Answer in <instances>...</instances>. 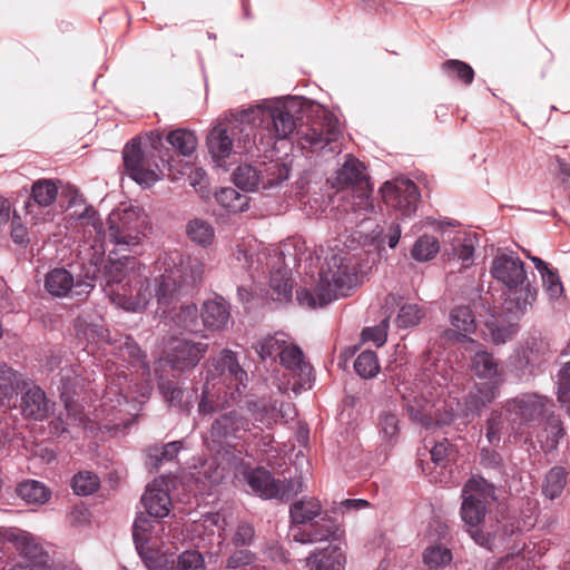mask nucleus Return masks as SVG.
Here are the masks:
<instances>
[{
  "label": "nucleus",
  "instance_id": "1",
  "mask_svg": "<svg viewBox=\"0 0 570 570\" xmlns=\"http://www.w3.org/2000/svg\"><path fill=\"white\" fill-rule=\"evenodd\" d=\"M296 135V144L306 153H317L341 135L338 119L318 104L301 110L294 100L263 99L248 108L230 110L226 121L213 127L207 136L208 151L217 164L237 150L253 146L274 149L278 140Z\"/></svg>",
  "mask_w": 570,
  "mask_h": 570
},
{
  "label": "nucleus",
  "instance_id": "2",
  "mask_svg": "<svg viewBox=\"0 0 570 570\" xmlns=\"http://www.w3.org/2000/svg\"><path fill=\"white\" fill-rule=\"evenodd\" d=\"M155 268L160 274L153 281L144 272L134 273L132 282L108 291L111 303L126 312L141 313L156 297L159 306L168 307L181 297L187 287L202 279L205 265L198 257L170 249L159 255Z\"/></svg>",
  "mask_w": 570,
  "mask_h": 570
},
{
  "label": "nucleus",
  "instance_id": "3",
  "mask_svg": "<svg viewBox=\"0 0 570 570\" xmlns=\"http://www.w3.org/2000/svg\"><path fill=\"white\" fill-rule=\"evenodd\" d=\"M324 253V264L320 269V279L311 292L301 288L296 298L302 306L323 307L331 302L345 297L358 283V258L350 250L340 247L341 240L335 239Z\"/></svg>",
  "mask_w": 570,
  "mask_h": 570
},
{
  "label": "nucleus",
  "instance_id": "4",
  "mask_svg": "<svg viewBox=\"0 0 570 570\" xmlns=\"http://www.w3.org/2000/svg\"><path fill=\"white\" fill-rule=\"evenodd\" d=\"M247 381L248 375L239 365L236 354L230 350H223L217 357L206 363L198 413L208 415L226 406L238 405Z\"/></svg>",
  "mask_w": 570,
  "mask_h": 570
},
{
  "label": "nucleus",
  "instance_id": "5",
  "mask_svg": "<svg viewBox=\"0 0 570 570\" xmlns=\"http://www.w3.org/2000/svg\"><path fill=\"white\" fill-rule=\"evenodd\" d=\"M299 239H288L281 246L266 247L255 237L243 238L236 244L235 259L240 267L248 272L269 273V285L277 294L278 299H288L292 296L289 266L287 258L296 261V255L291 253Z\"/></svg>",
  "mask_w": 570,
  "mask_h": 570
},
{
  "label": "nucleus",
  "instance_id": "6",
  "mask_svg": "<svg viewBox=\"0 0 570 570\" xmlns=\"http://www.w3.org/2000/svg\"><path fill=\"white\" fill-rule=\"evenodd\" d=\"M163 138L158 132H149L142 139L136 138L122 150V159L128 176L142 187H150L161 177V168L170 166L169 150H163Z\"/></svg>",
  "mask_w": 570,
  "mask_h": 570
},
{
  "label": "nucleus",
  "instance_id": "7",
  "mask_svg": "<svg viewBox=\"0 0 570 570\" xmlns=\"http://www.w3.org/2000/svg\"><path fill=\"white\" fill-rule=\"evenodd\" d=\"M289 535L294 542L313 544L338 538L340 527L323 514L322 502L315 497H303L289 505Z\"/></svg>",
  "mask_w": 570,
  "mask_h": 570
},
{
  "label": "nucleus",
  "instance_id": "8",
  "mask_svg": "<svg viewBox=\"0 0 570 570\" xmlns=\"http://www.w3.org/2000/svg\"><path fill=\"white\" fill-rule=\"evenodd\" d=\"M490 273L505 287L504 305L510 314L520 316L532 306L537 289L529 283L524 264L517 254H498L491 263Z\"/></svg>",
  "mask_w": 570,
  "mask_h": 570
},
{
  "label": "nucleus",
  "instance_id": "9",
  "mask_svg": "<svg viewBox=\"0 0 570 570\" xmlns=\"http://www.w3.org/2000/svg\"><path fill=\"white\" fill-rule=\"evenodd\" d=\"M434 366L435 373L431 368H425L423 374L430 380L429 384L421 379L419 383L404 384L400 390L410 417L425 425L431 415L430 407L434 406L435 399L443 395L444 389L453 380V371L448 368L444 362H439Z\"/></svg>",
  "mask_w": 570,
  "mask_h": 570
},
{
  "label": "nucleus",
  "instance_id": "10",
  "mask_svg": "<svg viewBox=\"0 0 570 570\" xmlns=\"http://www.w3.org/2000/svg\"><path fill=\"white\" fill-rule=\"evenodd\" d=\"M493 495V485L481 476H472L462 490L461 518L472 540L488 549H491L494 535L483 530L482 522L487 514L488 500Z\"/></svg>",
  "mask_w": 570,
  "mask_h": 570
},
{
  "label": "nucleus",
  "instance_id": "11",
  "mask_svg": "<svg viewBox=\"0 0 570 570\" xmlns=\"http://www.w3.org/2000/svg\"><path fill=\"white\" fill-rule=\"evenodd\" d=\"M332 186L337 189L353 187L355 194L350 203L351 213H346L345 223L364 224L371 220L374 213V204L371 197L370 184L363 164L354 157L348 156L344 165L336 171Z\"/></svg>",
  "mask_w": 570,
  "mask_h": 570
},
{
  "label": "nucleus",
  "instance_id": "12",
  "mask_svg": "<svg viewBox=\"0 0 570 570\" xmlns=\"http://www.w3.org/2000/svg\"><path fill=\"white\" fill-rule=\"evenodd\" d=\"M248 434L256 439L259 432L252 429L249 421L236 410L218 415L209 431L213 443L218 446L217 452L233 465L242 462L243 450L238 449V443L246 441Z\"/></svg>",
  "mask_w": 570,
  "mask_h": 570
},
{
  "label": "nucleus",
  "instance_id": "13",
  "mask_svg": "<svg viewBox=\"0 0 570 570\" xmlns=\"http://www.w3.org/2000/svg\"><path fill=\"white\" fill-rule=\"evenodd\" d=\"M552 400L538 393H521L502 402V410L510 415L514 438L532 439L531 430L539 424L550 407Z\"/></svg>",
  "mask_w": 570,
  "mask_h": 570
},
{
  "label": "nucleus",
  "instance_id": "14",
  "mask_svg": "<svg viewBox=\"0 0 570 570\" xmlns=\"http://www.w3.org/2000/svg\"><path fill=\"white\" fill-rule=\"evenodd\" d=\"M142 401L137 399L128 400L122 395L118 384L110 382L101 397V403L94 412L92 421L97 429L110 431L114 429L126 428L132 422L134 412L139 411Z\"/></svg>",
  "mask_w": 570,
  "mask_h": 570
},
{
  "label": "nucleus",
  "instance_id": "15",
  "mask_svg": "<svg viewBox=\"0 0 570 570\" xmlns=\"http://www.w3.org/2000/svg\"><path fill=\"white\" fill-rule=\"evenodd\" d=\"M99 267L92 262L82 265L77 278L63 267L53 268L46 276L45 287L49 294L57 297H65L69 293L75 296H87L95 287Z\"/></svg>",
  "mask_w": 570,
  "mask_h": 570
},
{
  "label": "nucleus",
  "instance_id": "16",
  "mask_svg": "<svg viewBox=\"0 0 570 570\" xmlns=\"http://www.w3.org/2000/svg\"><path fill=\"white\" fill-rule=\"evenodd\" d=\"M140 214L141 209L132 206L117 208L109 214L108 235L118 249L134 252L140 245Z\"/></svg>",
  "mask_w": 570,
  "mask_h": 570
},
{
  "label": "nucleus",
  "instance_id": "17",
  "mask_svg": "<svg viewBox=\"0 0 570 570\" xmlns=\"http://www.w3.org/2000/svg\"><path fill=\"white\" fill-rule=\"evenodd\" d=\"M246 481L254 493L263 499L287 501L305 489L302 478L276 480L269 471L256 468L246 474Z\"/></svg>",
  "mask_w": 570,
  "mask_h": 570
},
{
  "label": "nucleus",
  "instance_id": "18",
  "mask_svg": "<svg viewBox=\"0 0 570 570\" xmlns=\"http://www.w3.org/2000/svg\"><path fill=\"white\" fill-rule=\"evenodd\" d=\"M502 383L503 380L475 383L474 387L464 397L463 407L460 412H454L451 407V410L446 412V416L439 419L438 423L449 424L461 419V423L466 425L474 416L480 415L485 406L500 396Z\"/></svg>",
  "mask_w": 570,
  "mask_h": 570
},
{
  "label": "nucleus",
  "instance_id": "19",
  "mask_svg": "<svg viewBox=\"0 0 570 570\" xmlns=\"http://www.w3.org/2000/svg\"><path fill=\"white\" fill-rule=\"evenodd\" d=\"M381 194L386 206L400 212L403 217H411L416 212L420 193L413 180L397 177L385 181Z\"/></svg>",
  "mask_w": 570,
  "mask_h": 570
},
{
  "label": "nucleus",
  "instance_id": "20",
  "mask_svg": "<svg viewBox=\"0 0 570 570\" xmlns=\"http://www.w3.org/2000/svg\"><path fill=\"white\" fill-rule=\"evenodd\" d=\"M0 537L13 543L16 549L26 558L24 562L12 566L9 570H43L48 556L33 541L31 535L18 529H0Z\"/></svg>",
  "mask_w": 570,
  "mask_h": 570
},
{
  "label": "nucleus",
  "instance_id": "21",
  "mask_svg": "<svg viewBox=\"0 0 570 570\" xmlns=\"http://www.w3.org/2000/svg\"><path fill=\"white\" fill-rule=\"evenodd\" d=\"M209 345L187 338H175L167 353V363L174 371L187 372L196 367L208 352Z\"/></svg>",
  "mask_w": 570,
  "mask_h": 570
},
{
  "label": "nucleus",
  "instance_id": "22",
  "mask_svg": "<svg viewBox=\"0 0 570 570\" xmlns=\"http://www.w3.org/2000/svg\"><path fill=\"white\" fill-rule=\"evenodd\" d=\"M279 361L294 380L293 391L295 393L311 387L312 366L305 361L304 354L297 345L287 342L279 356Z\"/></svg>",
  "mask_w": 570,
  "mask_h": 570
},
{
  "label": "nucleus",
  "instance_id": "23",
  "mask_svg": "<svg viewBox=\"0 0 570 570\" xmlns=\"http://www.w3.org/2000/svg\"><path fill=\"white\" fill-rule=\"evenodd\" d=\"M146 267L136 261L134 257L122 256L120 258H109L104 264L102 276L105 279V293L110 289L124 285L125 283L132 282L134 273H142Z\"/></svg>",
  "mask_w": 570,
  "mask_h": 570
},
{
  "label": "nucleus",
  "instance_id": "24",
  "mask_svg": "<svg viewBox=\"0 0 570 570\" xmlns=\"http://www.w3.org/2000/svg\"><path fill=\"white\" fill-rule=\"evenodd\" d=\"M148 570H206V561L196 549H187L178 554L163 552L149 559Z\"/></svg>",
  "mask_w": 570,
  "mask_h": 570
},
{
  "label": "nucleus",
  "instance_id": "25",
  "mask_svg": "<svg viewBox=\"0 0 570 570\" xmlns=\"http://www.w3.org/2000/svg\"><path fill=\"white\" fill-rule=\"evenodd\" d=\"M157 527H160V523L155 518L144 513H139L132 524V538L136 550L147 568L149 567V559L157 558L158 553L164 552L153 548Z\"/></svg>",
  "mask_w": 570,
  "mask_h": 570
},
{
  "label": "nucleus",
  "instance_id": "26",
  "mask_svg": "<svg viewBox=\"0 0 570 570\" xmlns=\"http://www.w3.org/2000/svg\"><path fill=\"white\" fill-rule=\"evenodd\" d=\"M247 410L255 421L267 426L278 421L287 423L296 416V410L292 403H278L277 401H250L247 403Z\"/></svg>",
  "mask_w": 570,
  "mask_h": 570
},
{
  "label": "nucleus",
  "instance_id": "27",
  "mask_svg": "<svg viewBox=\"0 0 570 570\" xmlns=\"http://www.w3.org/2000/svg\"><path fill=\"white\" fill-rule=\"evenodd\" d=\"M141 503L149 517L163 519L170 512L171 499L163 478L155 479L146 488L141 497Z\"/></svg>",
  "mask_w": 570,
  "mask_h": 570
},
{
  "label": "nucleus",
  "instance_id": "28",
  "mask_svg": "<svg viewBox=\"0 0 570 570\" xmlns=\"http://www.w3.org/2000/svg\"><path fill=\"white\" fill-rule=\"evenodd\" d=\"M21 391H23V393L21 396L20 407L24 417L42 421L53 411L55 404L47 397L45 391L40 386L35 384L29 386V383L27 382V386Z\"/></svg>",
  "mask_w": 570,
  "mask_h": 570
},
{
  "label": "nucleus",
  "instance_id": "29",
  "mask_svg": "<svg viewBox=\"0 0 570 570\" xmlns=\"http://www.w3.org/2000/svg\"><path fill=\"white\" fill-rule=\"evenodd\" d=\"M158 389L166 403L183 412L189 414L197 401V390L194 387H183L178 382L161 380Z\"/></svg>",
  "mask_w": 570,
  "mask_h": 570
},
{
  "label": "nucleus",
  "instance_id": "30",
  "mask_svg": "<svg viewBox=\"0 0 570 570\" xmlns=\"http://www.w3.org/2000/svg\"><path fill=\"white\" fill-rule=\"evenodd\" d=\"M345 556L337 547H327L322 550H314L306 558L308 570H343Z\"/></svg>",
  "mask_w": 570,
  "mask_h": 570
},
{
  "label": "nucleus",
  "instance_id": "31",
  "mask_svg": "<svg viewBox=\"0 0 570 570\" xmlns=\"http://www.w3.org/2000/svg\"><path fill=\"white\" fill-rule=\"evenodd\" d=\"M203 324L210 331L224 328L229 320L227 303L222 298L206 301L200 313Z\"/></svg>",
  "mask_w": 570,
  "mask_h": 570
},
{
  "label": "nucleus",
  "instance_id": "32",
  "mask_svg": "<svg viewBox=\"0 0 570 570\" xmlns=\"http://www.w3.org/2000/svg\"><path fill=\"white\" fill-rule=\"evenodd\" d=\"M471 368L475 376L488 381L503 380L499 363L492 353L478 348L471 356Z\"/></svg>",
  "mask_w": 570,
  "mask_h": 570
},
{
  "label": "nucleus",
  "instance_id": "33",
  "mask_svg": "<svg viewBox=\"0 0 570 570\" xmlns=\"http://www.w3.org/2000/svg\"><path fill=\"white\" fill-rule=\"evenodd\" d=\"M505 433L513 436L510 415L502 407L493 409L485 421V438L491 445L498 446Z\"/></svg>",
  "mask_w": 570,
  "mask_h": 570
},
{
  "label": "nucleus",
  "instance_id": "34",
  "mask_svg": "<svg viewBox=\"0 0 570 570\" xmlns=\"http://www.w3.org/2000/svg\"><path fill=\"white\" fill-rule=\"evenodd\" d=\"M27 386V380L4 362H0V402L12 397Z\"/></svg>",
  "mask_w": 570,
  "mask_h": 570
},
{
  "label": "nucleus",
  "instance_id": "35",
  "mask_svg": "<svg viewBox=\"0 0 570 570\" xmlns=\"http://www.w3.org/2000/svg\"><path fill=\"white\" fill-rule=\"evenodd\" d=\"M478 245V237L472 233H462L455 235L452 240V252L449 255L462 262L463 267H468L473 262L474 250Z\"/></svg>",
  "mask_w": 570,
  "mask_h": 570
},
{
  "label": "nucleus",
  "instance_id": "36",
  "mask_svg": "<svg viewBox=\"0 0 570 570\" xmlns=\"http://www.w3.org/2000/svg\"><path fill=\"white\" fill-rule=\"evenodd\" d=\"M287 342L288 335L283 332H278L274 335H268L257 341L254 345V348L262 361H275L276 356H281Z\"/></svg>",
  "mask_w": 570,
  "mask_h": 570
},
{
  "label": "nucleus",
  "instance_id": "37",
  "mask_svg": "<svg viewBox=\"0 0 570 570\" xmlns=\"http://www.w3.org/2000/svg\"><path fill=\"white\" fill-rule=\"evenodd\" d=\"M188 238L198 246L208 247L215 239V229L210 223L202 218H194L186 225Z\"/></svg>",
  "mask_w": 570,
  "mask_h": 570
},
{
  "label": "nucleus",
  "instance_id": "38",
  "mask_svg": "<svg viewBox=\"0 0 570 570\" xmlns=\"http://www.w3.org/2000/svg\"><path fill=\"white\" fill-rule=\"evenodd\" d=\"M216 202L229 213H243L248 208L249 198L232 187L220 188L215 194Z\"/></svg>",
  "mask_w": 570,
  "mask_h": 570
},
{
  "label": "nucleus",
  "instance_id": "39",
  "mask_svg": "<svg viewBox=\"0 0 570 570\" xmlns=\"http://www.w3.org/2000/svg\"><path fill=\"white\" fill-rule=\"evenodd\" d=\"M117 348V354L124 362H127L131 366L140 367L144 371L142 375L147 374L149 376L150 373L148 363L146 362V355H144L140 347L134 340L126 337Z\"/></svg>",
  "mask_w": 570,
  "mask_h": 570
},
{
  "label": "nucleus",
  "instance_id": "40",
  "mask_svg": "<svg viewBox=\"0 0 570 570\" xmlns=\"http://www.w3.org/2000/svg\"><path fill=\"white\" fill-rule=\"evenodd\" d=\"M259 171L262 178L261 187L264 189L277 186L286 180L289 175L287 165L278 160L261 165Z\"/></svg>",
  "mask_w": 570,
  "mask_h": 570
},
{
  "label": "nucleus",
  "instance_id": "41",
  "mask_svg": "<svg viewBox=\"0 0 570 570\" xmlns=\"http://www.w3.org/2000/svg\"><path fill=\"white\" fill-rule=\"evenodd\" d=\"M567 471L562 466L551 468L544 476L542 493L546 498L553 500L561 495L567 484Z\"/></svg>",
  "mask_w": 570,
  "mask_h": 570
},
{
  "label": "nucleus",
  "instance_id": "42",
  "mask_svg": "<svg viewBox=\"0 0 570 570\" xmlns=\"http://www.w3.org/2000/svg\"><path fill=\"white\" fill-rule=\"evenodd\" d=\"M17 494L27 503L43 504L50 498V491L46 485L36 480L21 482L17 487Z\"/></svg>",
  "mask_w": 570,
  "mask_h": 570
},
{
  "label": "nucleus",
  "instance_id": "43",
  "mask_svg": "<svg viewBox=\"0 0 570 570\" xmlns=\"http://www.w3.org/2000/svg\"><path fill=\"white\" fill-rule=\"evenodd\" d=\"M167 142L181 156H190L197 147V137L187 129H175L167 135Z\"/></svg>",
  "mask_w": 570,
  "mask_h": 570
},
{
  "label": "nucleus",
  "instance_id": "44",
  "mask_svg": "<svg viewBox=\"0 0 570 570\" xmlns=\"http://www.w3.org/2000/svg\"><path fill=\"white\" fill-rule=\"evenodd\" d=\"M233 180L238 188L254 191L262 183L259 168L247 164L240 165L235 169Z\"/></svg>",
  "mask_w": 570,
  "mask_h": 570
},
{
  "label": "nucleus",
  "instance_id": "45",
  "mask_svg": "<svg viewBox=\"0 0 570 570\" xmlns=\"http://www.w3.org/2000/svg\"><path fill=\"white\" fill-rule=\"evenodd\" d=\"M488 335L493 344L500 345L512 340L518 333L515 323L505 322L500 318H493L487 322Z\"/></svg>",
  "mask_w": 570,
  "mask_h": 570
},
{
  "label": "nucleus",
  "instance_id": "46",
  "mask_svg": "<svg viewBox=\"0 0 570 570\" xmlns=\"http://www.w3.org/2000/svg\"><path fill=\"white\" fill-rule=\"evenodd\" d=\"M439 252V240L434 236L422 235L415 240L411 249V256L414 261L423 263L433 259Z\"/></svg>",
  "mask_w": 570,
  "mask_h": 570
},
{
  "label": "nucleus",
  "instance_id": "47",
  "mask_svg": "<svg viewBox=\"0 0 570 570\" xmlns=\"http://www.w3.org/2000/svg\"><path fill=\"white\" fill-rule=\"evenodd\" d=\"M544 419V435H538L540 442H546L548 449H554L564 436V429L559 416L547 413Z\"/></svg>",
  "mask_w": 570,
  "mask_h": 570
},
{
  "label": "nucleus",
  "instance_id": "48",
  "mask_svg": "<svg viewBox=\"0 0 570 570\" xmlns=\"http://www.w3.org/2000/svg\"><path fill=\"white\" fill-rule=\"evenodd\" d=\"M58 196V186L51 179H39L31 187V198L41 207L50 206Z\"/></svg>",
  "mask_w": 570,
  "mask_h": 570
},
{
  "label": "nucleus",
  "instance_id": "49",
  "mask_svg": "<svg viewBox=\"0 0 570 570\" xmlns=\"http://www.w3.org/2000/svg\"><path fill=\"white\" fill-rule=\"evenodd\" d=\"M442 70L448 78L459 80L464 85L472 83L474 79V70L464 61L450 59L442 63Z\"/></svg>",
  "mask_w": 570,
  "mask_h": 570
},
{
  "label": "nucleus",
  "instance_id": "50",
  "mask_svg": "<svg viewBox=\"0 0 570 570\" xmlns=\"http://www.w3.org/2000/svg\"><path fill=\"white\" fill-rule=\"evenodd\" d=\"M354 368L363 379L376 376L380 372L376 353L373 351H363L354 361Z\"/></svg>",
  "mask_w": 570,
  "mask_h": 570
},
{
  "label": "nucleus",
  "instance_id": "51",
  "mask_svg": "<svg viewBox=\"0 0 570 570\" xmlns=\"http://www.w3.org/2000/svg\"><path fill=\"white\" fill-rule=\"evenodd\" d=\"M183 448L180 441L169 442L163 446H153L148 450V459L154 468H158L163 462L171 461L177 456Z\"/></svg>",
  "mask_w": 570,
  "mask_h": 570
},
{
  "label": "nucleus",
  "instance_id": "52",
  "mask_svg": "<svg viewBox=\"0 0 570 570\" xmlns=\"http://www.w3.org/2000/svg\"><path fill=\"white\" fill-rule=\"evenodd\" d=\"M174 323L181 330L197 332L198 330V309L195 304L181 305L179 311L173 316Z\"/></svg>",
  "mask_w": 570,
  "mask_h": 570
},
{
  "label": "nucleus",
  "instance_id": "53",
  "mask_svg": "<svg viewBox=\"0 0 570 570\" xmlns=\"http://www.w3.org/2000/svg\"><path fill=\"white\" fill-rule=\"evenodd\" d=\"M451 324L458 331L463 333H473L475 330V318L473 312L468 306H459L452 309L450 315Z\"/></svg>",
  "mask_w": 570,
  "mask_h": 570
},
{
  "label": "nucleus",
  "instance_id": "54",
  "mask_svg": "<svg viewBox=\"0 0 570 570\" xmlns=\"http://www.w3.org/2000/svg\"><path fill=\"white\" fill-rule=\"evenodd\" d=\"M71 487L76 494L86 497L98 489L99 479L92 472L81 471L72 478Z\"/></svg>",
  "mask_w": 570,
  "mask_h": 570
},
{
  "label": "nucleus",
  "instance_id": "55",
  "mask_svg": "<svg viewBox=\"0 0 570 570\" xmlns=\"http://www.w3.org/2000/svg\"><path fill=\"white\" fill-rule=\"evenodd\" d=\"M557 397L570 415V361L564 363L557 374Z\"/></svg>",
  "mask_w": 570,
  "mask_h": 570
},
{
  "label": "nucleus",
  "instance_id": "56",
  "mask_svg": "<svg viewBox=\"0 0 570 570\" xmlns=\"http://www.w3.org/2000/svg\"><path fill=\"white\" fill-rule=\"evenodd\" d=\"M424 313L416 304H404L394 320L399 328H410L416 326L422 320Z\"/></svg>",
  "mask_w": 570,
  "mask_h": 570
},
{
  "label": "nucleus",
  "instance_id": "57",
  "mask_svg": "<svg viewBox=\"0 0 570 570\" xmlns=\"http://www.w3.org/2000/svg\"><path fill=\"white\" fill-rule=\"evenodd\" d=\"M452 559L451 551L441 546L430 547L424 551V563L431 569L445 567Z\"/></svg>",
  "mask_w": 570,
  "mask_h": 570
},
{
  "label": "nucleus",
  "instance_id": "58",
  "mask_svg": "<svg viewBox=\"0 0 570 570\" xmlns=\"http://www.w3.org/2000/svg\"><path fill=\"white\" fill-rule=\"evenodd\" d=\"M77 335L90 343L108 342L109 332L100 324H82L77 322Z\"/></svg>",
  "mask_w": 570,
  "mask_h": 570
},
{
  "label": "nucleus",
  "instance_id": "59",
  "mask_svg": "<svg viewBox=\"0 0 570 570\" xmlns=\"http://www.w3.org/2000/svg\"><path fill=\"white\" fill-rule=\"evenodd\" d=\"M389 330V318L385 317L380 324L366 327L362 332V340L364 342H372L376 347L382 346L386 342Z\"/></svg>",
  "mask_w": 570,
  "mask_h": 570
},
{
  "label": "nucleus",
  "instance_id": "60",
  "mask_svg": "<svg viewBox=\"0 0 570 570\" xmlns=\"http://www.w3.org/2000/svg\"><path fill=\"white\" fill-rule=\"evenodd\" d=\"M540 276L543 288L551 298H558L562 295L563 286L557 271L549 267Z\"/></svg>",
  "mask_w": 570,
  "mask_h": 570
},
{
  "label": "nucleus",
  "instance_id": "61",
  "mask_svg": "<svg viewBox=\"0 0 570 570\" xmlns=\"http://www.w3.org/2000/svg\"><path fill=\"white\" fill-rule=\"evenodd\" d=\"M379 426L380 433L387 441H392L399 433V420L393 413H382L380 416Z\"/></svg>",
  "mask_w": 570,
  "mask_h": 570
},
{
  "label": "nucleus",
  "instance_id": "62",
  "mask_svg": "<svg viewBox=\"0 0 570 570\" xmlns=\"http://www.w3.org/2000/svg\"><path fill=\"white\" fill-rule=\"evenodd\" d=\"M69 372L70 371H67V373L61 376L60 386L58 387L60 390L61 400L65 402L68 411L70 410L72 396L76 393V386L78 384V377H70Z\"/></svg>",
  "mask_w": 570,
  "mask_h": 570
},
{
  "label": "nucleus",
  "instance_id": "63",
  "mask_svg": "<svg viewBox=\"0 0 570 570\" xmlns=\"http://www.w3.org/2000/svg\"><path fill=\"white\" fill-rule=\"evenodd\" d=\"M198 474V481L203 476L204 480H206L210 484L218 483L223 479V470L218 466L215 460H206L200 465Z\"/></svg>",
  "mask_w": 570,
  "mask_h": 570
},
{
  "label": "nucleus",
  "instance_id": "64",
  "mask_svg": "<svg viewBox=\"0 0 570 570\" xmlns=\"http://www.w3.org/2000/svg\"><path fill=\"white\" fill-rule=\"evenodd\" d=\"M255 560V554L249 550H237L226 560V567L233 570H239L249 566Z\"/></svg>",
  "mask_w": 570,
  "mask_h": 570
}]
</instances>
